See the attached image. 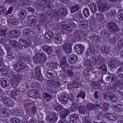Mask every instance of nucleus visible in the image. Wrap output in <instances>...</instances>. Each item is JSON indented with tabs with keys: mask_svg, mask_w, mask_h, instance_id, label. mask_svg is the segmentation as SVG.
Returning <instances> with one entry per match:
<instances>
[{
	"mask_svg": "<svg viewBox=\"0 0 123 123\" xmlns=\"http://www.w3.org/2000/svg\"><path fill=\"white\" fill-rule=\"evenodd\" d=\"M33 59L35 62L38 63H44L46 62L47 59L46 55L44 53L36 54L33 57Z\"/></svg>",
	"mask_w": 123,
	"mask_h": 123,
	"instance_id": "obj_1",
	"label": "nucleus"
},
{
	"mask_svg": "<svg viewBox=\"0 0 123 123\" xmlns=\"http://www.w3.org/2000/svg\"><path fill=\"white\" fill-rule=\"evenodd\" d=\"M97 2L98 9L100 11H106L110 8V5L103 0H97Z\"/></svg>",
	"mask_w": 123,
	"mask_h": 123,
	"instance_id": "obj_2",
	"label": "nucleus"
},
{
	"mask_svg": "<svg viewBox=\"0 0 123 123\" xmlns=\"http://www.w3.org/2000/svg\"><path fill=\"white\" fill-rule=\"evenodd\" d=\"M61 27L63 28L68 31H71L74 28L76 27L75 24L74 22H70L68 24H66L62 22L61 24Z\"/></svg>",
	"mask_w": 123,
	"mask_h": 123,
	"instance_id": "obj_3",
	"label": "nucleus"
},
{
	"mask_svg": "<svg viewBox=\"0 0 123 123\" xmlns=\"http://www.w3.org/2000/svg\"><path fill=\"white\" fill-rule=\"evenodd\" d=\"M58 118L57 114L53 112L51 113L50 115L47 117L45 120L48 121L50 123H55L57 121Z\"/></svg>",
	"mask_w": 123,
	"mask_h": 123,
	"instance_id": "obj_4",
	"label": "nucleus"
},
{
	"mask_svg": "<svg viewBox=\"0 0 123 123\" xmlns=\"http://www.w3.org/2000/svg\"><path fill=\"white\" fill-rule=\"evenodd\" d=\"M107 26L109 31L112 33H116L119 31V29L117 25L113 22L109 23Z\"/></svg>",
	"mask_w": 123,
	"mask_h": 123,
	"instance_id": "obj_5",
	"label": "nucleus"
},
{
	"mask_svg": "<svg viewBox=\"0 0 123 123\" xmlns=\"http://www.w3.org/2000/svg\"><path fill=\"white\" fill-rule=\"evenodd\" d=\"M26 67V65L24 63L19 62L15 64L14 68L17 72L21 71V70L24 69Z\"/></svg>",
	"mask_w": 123,
	"mask_h": 123,
	"instance_id": "obj_6",
	"label": "nucleus"
},
{
	"mask_svg": "<svg viewBox=\"0 0 123 123\" xmlns=\"http://www.w3.org/2000/svg\"><path fill=\"white\" fill-rule=\"evenodd\" d=\"M92 60L95 61V63L96 66H98L103 63L104 62V58L100 55H99L97 58L95 57H92Z\"/></svg>",
	"mask_w": 123,
	"mask_h": 123,
	"instance_id": "obj_7",
	"label": "nucleus"
},
{
	"mask_svg": "<svg viewBox=\"0 0 123 123\" xmlns=\"http://www.w3.org/2000/svg\"><path fill=\"white\" fill-rule=\"evenodd\" d=\"M20 34V32L18 30H13L9 33L8 32V36L9 37L13 38L18 37Z\"/></svg>",
	"mask_w": 123,
	"mask_h": 123,
	"instance_id": "obj_8",
	"label": "nucleus"
},
{
	"mask_svg": "<svg viewBox=\"0 0 123 123\" xmlns=\"http://www.w3.org/2000/svg\"><path fill=\"white\" fill-rule=\"evenodd\" d=\"M118 59L116 58H113L108 64V67L111 68H114L117 66Z\"/></svg>",
	"mask_w": 123,
	"mask_h": 123,
	"instance_id": "obj_9",
	"label": "nucleus"
},
{
	"mask_svg": "<svg viewBox=\"0 0 123 123\" xmlns=\"http://www.w3.org/2000/svg\"><path fill=\"white\" fill-rule=\"evenodd\" d=\"M46 75L49 78H52L56 77L57 76V74L54 70L49 69L48 71L46 73Z\"/></svg>",
	"mask_w": 123,
	"mask_h": 123,
	"instance_id": "obj_10",
	"label": "nucleus"
},
{
	"mask_svg": "<svg viewBox=\"0 0 123 123\" xmlns=\"http://www.w3.org/2000/svg\"><path fill=\"white\" fill-rule=\"evenodd\" d=\"M59 99L60 101L63 104H67L68 101L67 94H65V93L61 94Z\"/></svg>",
	"mask_w": 123,
	"mask_h": 123,
	"instance_id": "obj_11",
	"label": "nucleus"
},
{
	"mask_svg": "<svg viewBox=\"0 0 123 123\" xmlns=\"http://www.w3.org/2000/svg\"><path fill=\"white\" fill-rule=\"evenodd\" d=\"M86 106L87 109L89 110H95L98 107H100L98 104H92L91 103L87 104Z\"/></svg>",
	"mask_w": 123,
	"mask_h": 123,
	"instance_id": "obj_12",
	"label": "nucleus"
},
{
	"mask_svg": "<svg viewBox=\"0 0 123 123\" xmlns=\"http://www.w3.org/2000/svg\"><path fill=\"white\" fill-rule=\"evenodd\" d=\"M19 42L22 46L25 47L29 46L31 43V41L30 40H24L22 39H20L19 40Z\"/></svg>",
	"mask_w": 123,
	"mask_h": 123,
	"instance_id": "obj_13",
	"label": "nucleus"
},
{
	"mask_svg": "<svg viewBox=\"0 0 123 123\" xmlns=\"http://www.w3.org/2000/svg\"><path fill=\"white\" fill-rule=\"evenodd\" d=\"M9 84L10 82L9 80L6 78H3L1 80V85L3 88L8 87Z\"/></svg>",
	"mask_w": 123,
	"mask_h": 123,
	"instance_id": "obj_14",
	"label": "nucleus"
},
{
	"mask_svg": "<svg viewBox=\"0 0 123 123\" xmlns=\"http://www.w3.org/2000/svg\"><path fill=\"white\" fill-rule=\"evenodd\" d=\"M64 50L68 53H70L71 52L72 49L70 46V44L68 43H65L63 46Z\"/></svg>",
	"mask_w": 123,
	"mask_h": 123,
	"instance_id": "obj_15",
	"label": "nucleus"
},
{
	"mask_svg": "<svg viewBox=\"0 0 123 123\" xmlns=\"http://www.w3.org/2000/svg\"><path fill=\"white\" fill-rule=\"evenodd\" d=\"M21 76L19 75H17L13 76V79L14 80L12 82V84L13 87L16 86L18 81H19L21 79Z\"/></svg>",
	"mask_w": 123,
	"mask_h": 123,
	"instance_id": "obj_16",
	"label": "nucleus"
},
{
	"mask_svg": "<svg viewBox=\"0 0 123 123\" xmlns=\"http://www.w3.org/2000/svg\"><path fill=\"white\" fill-rule=\"evenodd\" d=\"M78 60L77 56L75 55H72L69 56L68 59L69 62L71 63H74Z\"/></svg>",
	"mask_w": 123,
	"mask_h": 123,
	"instance_id": "obj_17",
	"label": "nucleus"
},
{
	"mask_svg": "<svg viewBox=\"0 0 123 123\" xmlns=\"http://www.w3.org/2000/svg\"><path fill=\"white\" fill-rule=\"evenodd\" d=\"M70 123H75L79 118L78 115L77 114H73L70 116Z\"/></svg>",
	"mask_w": 123,
	"mask_h": 123,
	"instance_id": "obj_18",
	"label": "nucleus"
},
{
	"mask_svg": "<svg viewBox=\"0 0 123 123\" xmlns=\"http://www.w3.org/2000/svg\"><path fill=\"white\" fill-rule=\"evenodd\" d=\"M28 18L30 21V23L31 25H35L37 22V20L36 17L33 15L30 16L28 17Z\"/></svg>",
	"mask_w": 123,
	"mask_h": 123,
	"instance_id": "obj_19",
	"label": "nucleus"
},
{
	"mask_svg": "<svg viewBox=\"0 0 123 123\" xmlns=\"http://www.w3.org/2000/svg\"><path fill=\"white\" fill-rule=\"evenodd\" d=\"M9 42L10 45L15 48L19 49L21 47L19 43L15 41H10Z\"/></svg>",
	"mask_w": 123,
	"mask_h": 123,
	"instance_id": "obj_20",
	"label": "nucleus"
},
{
	"mask_svg": "<svg viewBox=\"0 0 123 123\" xmlns=\"http://www.w3.org/2000/svg\"><path fill=\"white\" fill-rule=\"evenodd\" d=\"M44 100L46 102L49 101L52 98L51 95L47 92H44L43 94Z\"/></svg>",
	"mask_w": 123,
	"mask_h": 123,
	"instance_id": "obj_21",
	"label": "nucleus"
},
{
	"mask_svg": "<svg viewBox=\"0 0 123 123\" xmlns=\"http://www.w3.org/2000/svg\"><path fill=\"white\" fill-rule=\"evenodd\" d=\"M43 49L48 54L50 55L52 52L51 47L49 46L45 45L42 47Z\"/></svg>",
	"mask_w": 123,
	"mask_h": 123,
	"instance_id": "obj_22",
	"label": "nucleus"
},
{
	"mask_svg": "<svg viewBox=\"0 0 123 123\" xmlns=\"http://www.w3.org/2000/svg\"><path fill=\"white\" fill-rule=\"evenodd\" d=\"M85 65L87 68L90 70L93 68V64L92 62L90 60H86L85 62Z\"/></svg>",
	"mask_w": 123,
	"mask_h": 123,
	"instance_id": "obj_23",
	"label": "nucleus"
},
{
	"mask_svg": "<svg viewBox=\"0 0 123 123\" xmlns=\"http://www.w3.org/2000/svg\"><path fill=\"white\" fill-rule=\"evenodd\" d=\"M58 15L61 16H65L68 14L67 10L63 8H61L58 12Z\"/></svg>",
	"mask_w": 123,
	"mask_h": 123,
	"instance_id": "obj_24",
	"label": "nucleus"
},
{
	"mask_svg": "<svg viewBox=\"0 0 123 123\" xmlns=\"http://www.w3.org/2000/svg\"><path fill=\"white\" fill-rule=\"evenodd\" d=\"M68 66L67 63L66 62V57H63L60 63V66L62 69H63Z\"/></svg>",
	"mask_w": 123,
	"mask_h": 123,
	"instance_id": "obj_25",
	"label": "nucleus"
},
{
	"mask_svg": "<svg viewBox=\"0 0 123 123\" xmlns=\"http://www.w3.org/2000/svg\"><path fill=\"white\" fill-rule=\"evenodd\" d=\"M41 74V69L38 67H37L32 73L34 77H36L37 76Z\"/></svg>",
	"mask_w": 123,
	"mask_h": 123,
	"instance_id": "obj_26",
	"label": "nucleus"
},
{
	"mask_svg": "<svg viewBox=\"0 0 123 123\" xmlns=\"http://www.w3.org/2000/svg\"><path fill=\"white\" fill-rule=\"evenodd\" d=\"M113 85L118 86L120 89H123V80L115 81L114 82Z\"/></svg>",
	"mask_w": 123,
	"mask_h": 123,
	"instance_id": "obj_27",
	"label": "nucleus"
},
{
	"mask_svg": "<svg viewBox=\"0 0 123 123\" xmlns=\"http://www.w3.org/2000/svg\"><path fill=\"white\" fill-rule=\"evenodd\" d=\"M87 108L84 106H81L79 107V111L80 114H86L87 112Z\"/></svg>",
	"mask_w": 123,
	"mask_h": 123,
	"instance_id": "obj_28",
	"label": "nucleus"
},
{
	"mask_svg": "<svg viewBox=\"0 0 123 123\" xmlns=\"http://www.w3.org/2000/svg\"><path fill=\"white\" fill-rule=\"evenodd\" d=\"M101 50L103 53L106 54H108L110 52V48L107 46H102Z\"/></svg>",
	"mask_w": 123,
	"mask_h": 123,
	"instance_id": "obj_29",
	"label": "nucleus"
},
{
	"mask_svg": "<svg viewBox=\"0 0 123 123\" xmlns=\"http://www.w3.org/2000/svg\"><path fill=\"white\" fill-rule=\"evenodd\" d=\"M89 38L92 40V41H97L99 40L100 37L98 36H97L95 34L91 33L90 34V36L89 37Z\"/></svg>",
	"mask_w": 123,
	"mask_h": 123,
	"instance_id": "obj_30",
	"label": "nucleus"
},
{
	"mask_svg": "<svg viewBox=\"0 0 123 123\" xmlns=\"http://www.w3.org/2000/svg\"><path fill=\"white\" fill-rule=\"evenodd\" d=\"M80 8V6L78 4H76L74 6H72L70 10L71 13H74L79 10Z\"/></svg>",
	"mask_w": 123,
	"mask_h": 123,
	"instance_id": "obj_31",
	"label": "nucleus"
},
{
	"mask_svg": "<svg viewBox=\"0 0 123 123\" xmlns=\"http://www.w3.org/2000/svg\"><path fill=\"white\" fill-rule=\"evenodd\" d=\"M7 55L6 57L9 59H11L14 58L15 55L14 53L11 50L8 49L7 50Z\"/></svg>",
	"mask_w": 123,
	"mask_h": 123,
	"instance_id": "obj_32",
	"label": "nucleus"
},
{
	"mask_svg": "<svg viewBox=\"0 0 123 123\" xmlns=\"http://www.w3.org/2000/svg\"><path fill=\"white\" fill-rule=\"evenodd\" d=\"M117 72L119 77L121 78H123V67L121 66L119 68Z\"/></svg>",
	"mask_w": 123,
	"mask_h": 123,
	"instance_id": "obj_33",
	"label": "nucleus"
},
{
	"mask_svg": "<svg viewBox=\"0 0 123 123\" xmlns=\"http://www.w3.org/2000/svg\"><path fill=\"white\" fill-rule=\"evenodd\" d=\"M105 114L106 116L107 117L108 119L114 121H115L116 120V116L114 115L111 114H109L108 113H106Z\"/></svg>",
	"mask_w": 123,
	"mask_h": 123,
	"instance_id": "obj_34",
	"label": "nucleus"
},
{
	"mask_svg": "<svg viewBox=\"0 0 123 123\" xmlns=\"http://www.w3.org/2000/svg\"><path fill=\"white\" fill-rule=\"evenodd\" d=\"M85 96V92L82 90H81L78 93L77 97L78 98H81L83 99H84Z\"/></svg>",
	"mask_w": 123,
	"mask_h": 123,
	"instance_id": "obj_35",
	"label": "nucleus"
},
{
	"mask_svg": "<svg viewBox=\"0 0 123 123\" xmlns=\"http://www.w3.org/2000/svg\"><path fill=\"white\" fill-rule=\"evenodd\" d=\"M93 14L96 13V11L97 10V7L96 5L94 3L92 4L89 6Z\"/></svg>",
	"mask_w": 123,
	"mask_h": 123,
	"instance_id": "obj_36",
	"label": "nucleus"
},
{
	"mask_svg": "<svg viewBox=\"0 0 123 123\" xmlns=\"http://www.w3.org/2000/svg\"><path fill=\"white\" fill-rule=\"evenodd\" d=\"M53 35L54 34L53 33L50 31L47 32L45 34V37L48 39H49V38H52L53 37Z\"/></svg>",
	"mask_w": 123,
	"mask_h": 123,
	"instance_id": "obj_37",
	"label": "nucleus"
},
{
	"mask_svg": "<svg viewBox=\"0 0 123 123\" xmlns=\"http://www.w3.org/2000/svg\"><path fill=\"white\" fill-rule=\"evenodd\" d=\"M48 65L50 68L54 69L57 68L58 65L56 63L52 62L49 63Z\"/></svg>",
	"mask_w": 123,
	"mask_h": 123,
	"instance_id": "obj_38",
	"label": "nucleus"
},
{
	"mask_svg": "<svg viewBox=\"0 0 123 123\" xmlns=\"http://www.w3.org/2000/svg\"><path fill=\"white\" fill-rule=\"evenodd\" d=\"M26 11L25 10L21 9L19 11V15L21 17L24 18L26 16Z\"/></svg>",
	"mask_w": 123,
	"mask_h": 123,
	"instance_id": "obj_39",
	"label": "nucleus"
},
{
	"mask_svg": "<svg viewBox=\"0 0 123 123\" xmlns=\"http://www.w3.org/2000/svg\"><path fill=\"white\" fill-rule=\"evenodd\" d=\"M83 13L84 16L86 17H88L90 15L89 10L86 8L84 9L83 10Z\"/></svg>",
	"mask_w": 123,
	"mask_h": 123,
	"instance_id": "obj_40",
	"label": "nucleus"
},
{
	"mask_svg": "<svg viewBox=\"0 0 123 123\" xmlns=\"http://www.w3.org/2000/svg\"><path fill=\"white\" fill-rule=\"evenodd\" d=\"M1 100L3 103L6 105V104H8L10 100L9 98L6 96L3 97L2 98Z\"/></svg>",
	"mask_w": 123,
	"mask_h": 123,
	"instance_id": "obj_41",
	"label": "nucleus"
},
{
	"mask_svg": "<svg viewBox=\"0 0 123 123\" xmlns=\"http://www.w3.org/2000/svg\"><path fill=\"white\" fill-rule=\"evenodd\" d=\"M55 43L59 44L62 42V39L60 36H56L55 38Z\"/></svg>",
	"mask_w": 123,
	"mask_h": 123,
	"instance_id": "obj_42",
	"label": "nucleus"
},
{
	"mask_svg": "<svg viewBox=\"0 0 123 123\" xmlns=\"http://www.w3.org/2000/svg\"><path fill=\"white\" fill-rule=\"evenodd\" d=\"M117 47V48L123 49V39L118 42Z\"/></svg>",
	"mask_w": 123,
	"mask_h": 123,
	"instance_id": "obj_43",
	"label": "nucleus"
},
{
	"mask_svg": "<svg viewBox=\"0 0 123 123\" xmlns=\"http://www.w3.org/2000/svg\"><path fill=\"white\" fill-rule=\"evenodd\" d=\"M116 111L119 112L123 111V105L120 104L118 105L116 107Z\"/></svg>",
	"mask_w": 123,
	"mask_h": 123,
	"instance_id": "obj_44",
	"label": "nucleus"
},
{
	"mask_svg": "<svg viewBox=\"0 0 123 123\" xmlns=\"http://www.w3.org/2000/svg\"><path fill=\"white\" fill-rule=\"evenodd\" d=\"M91 118L89 116H85L83 118V120L84 122H91Z\"/></svg>",
	"mask_w": 123,
	"mask_h": 123,
	"instance_id": "obj_45",
	"label": "nucleus"
},
{
	"mask_svg": "<svg viewBox=\"0 0 123 123\" xmlns=\"http://www.w3.org/2000/svg\"><path fill=\"white\" fill-rule=\"evenodd\" d=\"M77 18V21L80 22H81V23H83V21L84 20V19L83 15L82 14L78 15Z\"/></svg>",
	"mask_w": 123,
	"mask_h": 123,
	"instance_id": "obj_46",
	"label": "nucleus"
},
{
	"mask_svg": "<svg viewBox=\"0 0 123 123\" xmlns=\"http://www.w3.org/2000/svg\"><path fill=\"white\" fill-rule=\"evenodd\" d=\"M111 93L105 94L104 96V97L107 100L109 101L111 100Z\"/></svg>",
	"mask_w": 123,
	"mask_h": 123,
	"instance_id": "obj_47",
	"label": "nucleus"
},
{
	"mask_svg": "<svg viewBox=\"0 0 123 123\" xmlns=\"http://www.w3.org/2000/svg\"><path fill=\"white\" fill-rule=\"evenodd\" d=\"M61 85V84L59 81H54L53 86L55 88H58Z\"/></svg>",
	"mask_w": 123,
	"mask_h": 123,
	"instance_id": "obj_48",
	"label": "nucleus"
},
{
	"mask_svg": "<svg viewBox=\"0 0 123 123\" xmlns=\"http://www.w3.org/2000/svg\"><path fill=\"white\" fill-rule=\"evenodd\" d=\"M99 68L102 70V72L103 73H105L107 71L106 67L105 65H102L101 66H100Z\"/></svg>",
	"mask_w": 123,
	"mask_h": 123,
	"instance_id": "obj_49",
	"label": "nucleus"
},
{
	"mask_svg": "<svg viewBox=\"0 0 123 123\" xmlns=\"http://www.w3.org/2000/svg\"><path fill=\"white\" fill-rule=\"evenodd\" d=\"M80 47L79 50L75 51L77 53L79 54H81L83 52L84 49V47L82 45H81V47Z\"/></svg>",
	"mask_w": 123,
	"mask_h": 123,
	"instance_id": "obj_50",
	"label": "nucleus"
},
{
	"mask_svg": "<svg viewBox=\"0 0 123 123\" xmlns=\"http://www.w3.org/2000/svg\"><path fill=\"white\" fill-rule=\"evenodd\" d=\"M73 84L74 87L78 88L81 86L80 83L79 81H74L73 82Z\"/></svg>",
	"mask_w": 123,
	"mask_h": 123,
	"instance_id": "obj_51",
	"label": "nucleus"
},
{
	"mask_svg": "<svg viewBox=\"0 0 123 123\" xmlns=\"http://www.w3.org/2000/svg\"><path fill=\"white\" fill-rule=\"evenodd\" d=\"M78 107V105L75 102H73L71 107V109L74 110H76Z\"/></svg>",
	"mask_w": 123,
	"mask_h": 123,
	"instance_id": "obj_52",
	"label": "nucleus"
},
{
	"mask_svg": "<svg viewBox=\"0 0 123 123\" xmlns=\"http://www.w3.org/2000/svg\"><path fill=\"white\" fill-rule=\"evenodd\" d=\"M17 95V93L14 90H12L11 93V96L14 99L16 98V96Z\"/></svg>",
	"mask_w": 123,
	"mask_h": 123,
	"instance_id": "obj_53",
	"label": "nucleus"
},
{
	"mask_svg": "<svg viewBox=\"0 0 123 123\" xmlns=\"http://www.w3.org/2000/svg\"><path fill=\"white\" fill-rule=\"evenodd\" d=\"M67 73L68 77H72L74 75V73L70 69L68 70L67 71Z\"/></svg>",
	"mask_w": 123,
	"mask_h": 123,
	"instance_id": "obj_54",
	"label": "nucleus"
},
{
	"mask_svg": "<svg viewBox=\"0 0 123 123\" xmlns=\"http://www.w3.org/2000/svg\"><path fill=\"white\" fill-rule=\"evenodd\" d=\"M64 108L61 105H59L55 107L54 109L56 111H60L63 110Z\"/></svg>",
	"mask_w": 123,
	"mask_h": 123,
	"instance_id": "obj_55",
	"label": "nucleus"
},
{
	"mask_svg": "<svg viewBox=\"0 0 123 123\" xmlns=\"http://www.w3.org/2000/svg\"><path fill=\"white\" fill-rule=\"evenodd\" d=\"M53 4V2L52 1L50 0L47 2L46 3V6L50 8L52 7V5Z\"/></svg>",
	"mask_w": 123,
	"mask_h": 123,
	"instance_id": "obj_56",
	"label": "nucleus"
},
{
	"mask_svg": "<svg viewBox=\"0 0 123 123\" xmlns=\"http://www.w3.org/2000/svg\"><path fill=\"white\" fill-rule=\"evenodd\" d=\"M93 97L95 99H99L100 97V95L98 91H96L94 92Z\"/></svg>",
	"mask_w": 123,
	"mask_h": 123,
	"instance_id": "obj_57",
	"label": "nucleus"
},
{
	"mask_svg": "<svg viewBox=\"0 0 123 123\" xmlns=\"http://www.w3.org/2000/svg\"><path fill=\"white\" fill-rule=\"evenodd\" d=\"M6 9L4 7H0V14H2L5 13Z\"/></svg>",
	"mask_w": 123,
	"mask_h": 123,
	"instance_id": "obj_58",
	"label": "nucleus"
},
{
	"mask_svg": "<svg viewBox=\"0 0 123 123\" xmlns=\"http://www.w3.org/2000/svg\"><path fill=\"white\" fill-rule=\"evenodd\" d=\"M93 87L95 89L99 88L100 87V84L98 82L94 83L92 85Z\"/></svg>",
	"mask_w": 123,
	"mask_h": 123,
	"instance_id": "obj_59",
	"label": "nucleus"
},
{
	"mask_svg": "<svg viewBox=\"0 0 123 123\" xmlns=\"http://www.w3.org/2000/svg\"><path fill=\"white\" fill-rule=\"evenodd\" d=\"M54 81L53 80H48L46 81L47 85L50 86H53Z\"/></svg>",
	"mask_w": 123,
	"mask_h": 123,
	"instance_id": "obj_60",
	"label": "nucleus"
},
{
	"mask_svg": "<svg viewBox=\"0 0 123 123\" xmlns=\"http://www.w3.org/2000/svg\"><path fill=\"white\" fill-rule=\"evenodd\" d=\"M11 121L12 123H20V120L16 118H13L11 119Z\"/></svg>",
	"mask_w": 123,
	"mask_h": 123,
	"instance_id": "obj_61",
	"label": "nucleus"
},
{
	"mask_svg": "<svg viewBox=\"0 0 123 123\" xmlns=\"http://www.w3.org/2000/svg\"><path fill=\"white\" fill-rule=\"evenodd\" d=\"M109 15L111 17H113L116 14V11L114 10H112L110 11L109 12Z\"/></svg>",
	"mask_w": 123,
	"mask_h": 123,
	"instance_id": "obj_62",
	"label": "nucleus"
},
{
	"mask_svg": "<svg viewBox=\"0 0 123 123\" xmlns=\"http://www.w3.org/2000/svg\"><path fill=\"white\" fill-rule=\"evenodd\" d=\"M6 31L4 29H1L0 28V35L4 36L6 35Z\"/></svg>",
	"mask_w": 123,
	"mask_h": 123,
	"instance_id": "obj_63",
	"label": "nucleus"
},
{
	"mask_svg": "<svg viewBox=\"0 0 123 123\" xmlns=\"http://www.w3.org/2000/svg\"><path fill=\"white\" fill-rule=\"evenodd\" d=\"M109 106V104L107 103H105L103 104L104 108L103 110L104 111H107V109Z\"/></svg>",
	"mask_w": 123,
	"mask_h": 123,
	"instance_id": "obj_64",
	"label": "nucleus"
}]
</instances>
